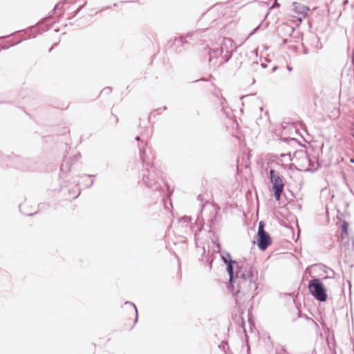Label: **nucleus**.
Instances as JSON below:
<instances>
[{
    "label": "nucleus",
    "mask_w": 354,
    "mask_h": 354,
    "mask_svg": "<svg viewBox=\"0 0 354 354\" xmlns=\"http://www.w3.org/2000/svg\"><path fill=\"white\" fill-rule=\"evenodd\" d=\"M146 144L140 146V158L142 163V182L147 187L153 190H158L160 185L156 180L158 174L153 165V156L147 154L145 149Z\"/></svg>",
    "instance_id": "obj_1"
},
{
    "label": "nucleus",
    "mask_w": 354,
    "mask_h": 354,
    "mask_svg": "<svg viewBox=\"0 0 354 354\" xmlns=\"http://www.w3.org/2000/svg\"><path fill=\"white\" fill-rule=\"evenodd\" d=\"M235 280L234 291H231L233 294L246 295L257 288L252 268L247 270L243 266H238Z\"/></svg>",
    "instance_id": "obj_2"
},
{
    "label": "nucleus",
    "mask_w": 354,
    "mask_h": 354,
    "mask_svg": "<svg viewBox=\"0 0 354 354\" xmlns=\"http://www.w3.org/2000/svg\"><path fill=\"white\" fill-rule=\"evenodd\" d=\"M308 290L310 294L321 302H324L328 299L327 290L320 279L313 278L308 282Z\"/></svg>",
    "instance_id": "obj_3"
},
{
    "label": "nucleus",
    "mask_w": 354,
    "mask_h": 354,
    "mask_svg": "<svg viewBox=\"0 0 354 354\" xmlns=\"http://www.w3.org/2000/svg\"><path fill=\"white\" fill-rule=\"evenodd\" d=\"M269 176L274 198L278 201L284 187L282 178L272 169L269 171Z\"/></svg>",
    "instance_id": "obj_4"
},
{
    "label": "nucleus",
    "mask_w": 354,
    "mask_h": 354,
    "mask_svg": "<svg viewBox=\"0 0 354 354\" xmlns=\"http://www.w3.org/2000/svg\"><path fill=\"white\" fill-rule=\"evenodd\" d=\"M223 262L226 264V270L229 274V282L227 286L228 290L230 291H234V283H236V272H234V265L236 266V269L238 268V266H241L234 260H230V262H227L223 259Z\"/></svg>",
    "instance_id": "obj_5"
},
{
    "label": "nucleus",
    "mask_w": 354,
    "mask_h": 354,
    "mask_svg": "<svg viewBox=\"0 0 354 354\" xmlns=\"http://www.w3.org/2000/svg\"><path fill=\"white\" fill-rule=\"evenodd\" d=\"M297 153L300 156L299 158L303 160L304 163L308 165V167L306 169V170L315 171L320 167L315 158L309 156L305 151L301 150L297 152Z\"/></svg>",
    "instance_id": "obj_6"
},
{
    "label": "nucleus",
    "mask_w": 354,
    "mask_h": 354,
    "mask_svg": "<svg viewBox=\"0 0 354 354\" xmlns=\"http://www.w3.org/2000/svg\"><path fill=\"white\" fill-rule=\"evenodd\" d=\"M272 244V239L268 232H257V245L261 251H265Z\"/></svg>",
    "instance_id": "obj_7"
},
{
    "label": "nucleus",
    "mask_w": 354,
    "mask_h": 354,
    "mask_svg": "<svg viewBox=\"0 0 354 354\" xmlns=\"http://www.w3.org/2000/svg\"><path fill=\"white\" fill-rule=\"evenodd\" d=\"M293 7L295 12L301 16L297 17L299 22H301L302 20V17H305L307 16L308 8L296 2L293 3Z\"/></svg>",
    "instance_id": "obj_8"
},
{
    "label": "nucleus",
    "mask_w": 354,
    "mask_h": 354,
    "mask_svg": "<svg viewBox=\"0 0 354 354\" xmlns=\"http://www.w3.org/2000/svg\"><path fill=\"white\" fill-rule=\"evenodd\" d=\"M72 163L70 161H67L66 163H63L60 166V178L64 179L66 178L68 172L71 170Z\"/></svg>",
    "instance_id": "obj_9"
},
{
    "label": "nucleus",
    "mask_w": 354,
    "mask_h": 354,
    "mask_svg": "<svg viewBox=\"0 0 354 354\" xmlns=\"http://www.w3.org/2000/svg\"><path fill=\"white\" fill-rule=\"evenodd\" d=\"M12 161H13V163L15 164V167H17L18 169H27L26 167H24V165H21V162H27L28 160H24V159H22L21 157L19 156H13L12 157Z\"/></svg>",
    "instance_id": "obj_10"
},
{
    "label": "nucleus",
    "mask_w": 354,
    "mask_h": 354,
    "mask_svg": "<svg viewBox=\"0 0 354 354\" xmlns=\"http://www.w3.org/2000/svg\"><path fill=\"white\" fill-rule=\"evenodd\" d=\"M124 305L127 306L131 307V310L135 313L136 318H135L134 322L136 323L138 322V310H137L136 305L131 301H126L124 303Z\"/></svg>",
    "instance_id": "obj_11"
},
{
    "label": "nucleus",
    "mask_w": 354,
    "mask_h": 354,
    "mask_svg": "<svg viewBox=\"0 0 354 354\" xmlns=\"http://www.w3.org/2000/svg\"><path fill=\"white\" fill-rule=\"evenodd\" d=\"M135 140L138 142H140V143H139L138 145V148L140 149V146L142 147L143 146V143L146 144V146H145V149H146V151L148 155L149 156H152L150 151L147 149V142H145L143 140H141L140 138V136H138L136 137Z\"/></svg>",
    "instance_id": "obj_12"
},
{
    "label": "nucleus",
    "mask_w": 354,
    "mask_h": 354,
    "mask_svg": "<svg viewBox=\"0 0 354 354\" xmlns=\"http://www.w3.org/2000/svg\"><path fill=\"white\" fill-rule=\"evenodd\" d=\"M203 227H198V230H196L194 232V243L196 247H198V241H199V233L202 231V228Z\"/></svg>",
    "instance_id": "obj_13"
},
{
    "label": "nucleus",
    "mask_w": 354,
    "mask_h": 354,
    "mask_svg": "<svg viewBox=\"0 0 354 354\" xmlns=\"http://www.w3.org/2000/svg\"><path fill=\"white\" fill-rule=\"evenodd\" d=\"M341 230L342 234H348V224L347 222L344 221L341 225Z\"/></svg>",
    "instance_id": "obj_14"
},
{
    "label": "nucleus",
    "mask_w": 354,
    "mask_h": 354,
    "mask_svg": "<svg viewBox=\"0 0 354 354\" xmlns=\"http://www.w3.org/2000/svg\"><path fill=\"white\" fill-rule=\"evenodd\" d=\"M255 98H256V97H255L254 94H248V95H245L244 96L242 97V100L244 102H247V101H250V100H253Z\"/></svg>",
    "instance_id": "obj_15"
},
{
    "label": "nucleus",
    "mask_w": 354,
    "mask_h": 354,
    "mask_svg": "<svg viewBox=\"0 0 354 354\" xmlns=\"http://www.w3.org/2000/svg\"><path fill=\"white\" fill-rule=\"evenodd\" d=\"M221 349H222L225 354H227V350L229 349V346L227 342L223 341L221 344L218 346Z\"/></svg>",
    "instance_id": "obj_16"
},
{
    "label": "nucleus",
    "mask_w": 354,
    "mask_h": 354,
    "mask_svg": "<svg viewBox=\"0 0 354 354\" xmlns=\"http://www.w3.org/2000/svg\"><path fill=\"white\" fill-rule=\"evenodd\" d=\"M221 255L223 261L225 259L226 261L230 262V260H232L229 252H225V254H221Z\"/></svg>",
    "instance_id": "obj_17"
},
{
    "label": "nucleus",
    "mask_w": 354,
    "mask_h": 354,
    "mask_svg": "<svg viewBox=\"0 0 354 354\" xmlns=\"http://www.w3.org/2000/svg\"><path fill=\"white\" fill-rule=\"evenodd\" d=\"M265 223L263 221H260L259 223L258 232H266L264 230Z\"/></svg>",
    "instance_id": "obj_18"
},
{
    "label": "nucleus",
    "mask_w": 354,
    "mask_h": 354,
    "mask_svg": "<svg viewBox=\"0 0 354 354\" xmlns=\"http://www.w3.org/2000/svg\"><path fill=\"white\" fill-rule=\"evenodd\" d=\"M81 157V154L80 153H77V154H75L71 158V162L73 164L75 162H77Z\"/></svg>",
    "instance_id": "obj_19"
},
{
    "label": "nucleus",
    "mask_w": 354,
    "mask_h": 354,
    "mask_svg": "<svg viewBox=\"0 0 354 354\" xmlns=\"http://www.w3.org/2000/svg\"><path fill=\"white\" fill-rule=\"evenodd\" d=\"M180 221L184 223H189L191 221V217L188 216H184L181 218Z\"/></svg>",
    "instance_id": "obj_20"
},
{
    "label": "nucleus",
    "mask_w": 354,
    "mask_h": 354,
    "mask_svg": "<svg viewBox=\"0 0 354 354\" xmlns=\"http://www.w3.org/2000/svg\"><path fill=\"white\" fill-rule=\"evenodd\" d=\"M212 242H213L214 243H215V244H216V248H217V249H218V252H220V250H221V244H220V243L218 242V239H216V241H213V240H212Z\"/></svg>",
    "instance_id": "obj_21"
},
{
    "label": "nucleus",
    "mask_w": 354,
    "mask_h": 354,
    "mask_svg": "<svg viewBox=\"0 0 354 354\" xmlns=\"http://www.w3.org/2000/svg\"><path fill=\"white\" fill-rule=\"evenodd\" d=\"M93 183H94V180H91L90 183L86 185V188H90L93 185Z\"/></svg>",
    "instance_id": "obj_22"
},
{
    "label": "nucleus",
    "mask_w": 354,
    "mask_h": 354,
    "mask_svg": "<svg viewBox=\"0 0 354 354\" xmlns=\"http://www.w3.org/2000/svg\"><path fill=\"white\" fill-rule=\"evenodd\" d=\"M152 117H155V115H154L153 112H151V113H150L149 117V120H151Z\"/></svg>",
    "instance_id": "obj_23"
},
{
    "label": "nucleus",
    "mask_w": 354,
    "mask_h": 354,
    "mask_svg": "<svg viewBox=\"0 0 354 354\" xmlns=\"http://www.w3.org/2000/svg\"><path fill=\"white\" fill-rule=\"evenodd\" d=\"M221 105L222 106V109H225V106H224V103L223 102H221Z\"/></svg>",
    "instance_id": "obj_24"
},
{
    "label": "nucleus",
    "mask_w": 354,
    "mask_h": 354,
    "mask_svg": "<svg viewBox=\"0 0 354 354\" xmlns=\"http://www.w3.org/2000/svg\"><path fill=\"white\" fill-rule=\"evenodd\" d=\"M351 242H352V243H351V244H352V248H353H353H354V240H353V239H352Z\"/></svg>",
    "instance_id": "obj_25"
},
{
    "label": "nucleus",
    "mask_w": 354,
    "mask_h": 354,
    "mask_svg": "<svg viewBox=\"0 0 354 354\" xmlns=\"http://www.w3.org/2000/svg\"><path fill=\"white\" fill-rule=\"evenodd\" d=\"M114 118L115 119V122H118V118H117V116L114 115Z\"/></svg>",
    "instance_id": "obj_26"
},
{
    "label": "nucleus",
    "mask_w": 354,
    "mask_h": 354,
    "mask_svg": "<svg viewBox=\"0 0 354 354\" xmlns=\"http://www.w3.org/2000/svg\"><path fill=\"white\" fill-rule=\"evenodd\" d=\"M95 176V175H88V176H87V177H88V178H91V177H93L94 178Z\"/></svg>",
    "instance_id": "obj_27"
},
{
    "label": "nucleus",
    "mask_w": 354,
    "mask_h": 354,
    "mask_svg": "<svg viewBox=\"0 0 354 354\" xmlns=\"http://www.w3.org/2000/svg\"><path fill=\"white\" fill-rule=\"evenodd\" d=\"M314 104H315V106H317V100H315V101H314Z\"/></svg>",
    "instance_id": "obj_28"
},
{
    "label": "nucleus",
    "mask_w": 354,
    "mask_h": 354,
    "mask_svg": "<svg viewBox=\"0 0 354 354\" xmlns=\"http://www.w3.org/2000/svg\"><path fill=\"white\" fill-rule=\"evenodd\" d=\"M342 94V90H339V95L341 96V95Z\"/></svg>",
    "instance_id": "obj_29"
},
{
    "label": "nucleus",
    "mask_w": 354,
    "mask_h": 354,
    "mask_svg": "<svg viewBox=\"0 0 354 354\" xmlns=\"http://www.w3.org/2000/svg\"><path fill=\"white\" fill-rule=\"evenodd\" d=\"M36 214V212L33 213V214H28V216H32L33 214Z\"/></svg>",
    "instance_id": "obj_30"
},
{
    "label": "nucleus",
    "mask_w": 354,
    "mask_h": 354,
    "mask_svg": "<svg viewBox=\"0 0 354 354\" xmlns=\"http://www.w3.org/2000/svg\"><path fill=\"white\" fill-rule=\"evenodd\" d=\"M100 93H101V92H100L99 93H97V95H96V97H97L98 96H100Z\"/></svg>",
    "instance_id": "obj_31"
},
{
    "label": "nucleus",
    "mask_w": 354,
    "mask_h": 354,
    "mask_svg": "<svg viewBox=\"0 0 354 354\" xmlns=\"http://www.w3.org/2000/svg\"><path fill=\"white\" fill-rule=\"evenodd\" d=\"M287 154H281V157H285Z\"/></svg>",
    "instance_id": "obj_32"
},
{
    "label": "nucleus",
    "mask_w": 354,
    "mask_h": 354,
    "mask_svg": "<svg viewBox=\"0 0 354 354\" xmlns=\"http://www.w3.org/2000/svg\"><path fill=\"white\" fill-rule=\"evenodd\" d=\"M163 109H164V110H166V109H167V106H163Z\"/></svg>",
    "instance_id": "obj_33"
},
{
    "label": "nucleus",
    "mask_w": 354,
    "mask_h": 354,
    "mask_svg": "<svg viewBox=\"0 0 354 354\" xmlns=\"http://www.w3.org/2000/svg\"><path fill=\"white\" fill-rule=\"evenodd\" d=\"M260 110L262 111L263 110V108L261 106H260Z\"/></svg>",
    "instance_id": "obj_34"
}]
</instances>
